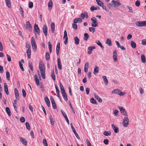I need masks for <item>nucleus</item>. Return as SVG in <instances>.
Here are the masks:
<instances>
[{"instance_id":"obj_10","label":"nucleus","mask_w":146,"mask_h":146,"mask_svg":"<svg viewBox=\"0 0 146 146\" xmlns=\"http://www.w3.org/2000/svg\"><path fill=\"white\" fill-rule=\"evenodd\" d=\"M19 139L20 140V141L25 146L27 145V142L25 139L21 137H19Z\"/></svg>"},{"instance_id":"obj_41","label":"nucleus","mask_w":146,"mask_h":146,"mask_svg":"<svg viewBox=\"0 0 146 146\" xmlns=\"http://www.w3.org/2000/svg\"><path fill=\"white\" fill-rule=\"evenodd\" d=\"M25 125L29 131L31 130L30 126L29 123L28 122H27L25 123Z\"/></svg>"},{"instance_id":"obj_24","label":"nucleus","mask_w":146,"mask_h":146,"mask_svg":"<svg viewBox=\"0 0 146 146\" xmlns=\"http://www.w3.org/2000/svg\"><path fill=\"white\" fill-rule=\"evenodd\" d=\"M141 59L142 62L143 63H145V57L144 55L143 54H141Z\"/></svg>"},{"instance_id":"obj_17","label":"nucleus","mask_w":146,"mask_h":146,"mask_svg":"<svg viewBox=\"0 0 146 146\" xmlns=\"http://www.w3.org/2000/svg\"><path fill=\"white\" fill-rule=\"evenodd\" d=\"M94 95L95 98L97 99L99 102L101 103L102 102V100L100 98L98 95H96L95 93H94Z\"/></svg>"},{"instance_id":"obj_56","label":"nucleus","mask_w":146,"mask_h":146,"mask_svg":"<svg viewBox=\"0 0 146 146\" xmlns=\"http://www.w3.org/2000/svg\"><path fill=\"white\" fill-rule=\"evenodd\" d=\"M97 4L98 5L101 7H102L104 4V3H103L101 2V1L99 2H98Z\"/></svg>"},{"instance_id":"obj_22","label":"nucleus","mask_w":146,"mask_h":146,"mask_svg":"<svg viewBox=\"0 0 146 146\" xmlns=\"http://www.w3.org/2000/svg\"><path fill=\"white\" fill-rule=\"evenodd\" d=\"M74 40L76 44L78 45L79 44L80 39L77 36H76L74 37Z\"/></svg>"},{"instance_id":"obj_13","label":"nucleus","mask_w":146,"mask_h":146,"mask_svg":"<svg viewBox=\"0 0 146 146\" xmlns=\"http://www.w3.org/2000/svg\"><path fill=\"white\" fill-rule=\"evenodd\" d=\"M26 29L30 30L32 29V27L31 25L30 24V22L29 21L27 22L26 23Z\"/></svg>"},{"instance_id":"obj_35","label":"nucleus","mask_w":146,"mask_h":146,"mask_svg":"<svg viewBox=\"0 0 146 146\" xmlns=\"http://www.w3.org/2000/svg\"><path fill=\"white\" fill-rule=\"evenodd\" d=\"M62 94L64 99L67 101L68 100V98L66 92L62 93Z\"/></svg>"},{"instance_id":"obj_5","label":"nucleus","mask_w":146,"mask_h":146,"mask_svg":"<svg viewBox=\"0 0 146 146\" xmlns=\"http://www.w3.org/2000/svg\"><path fill=\"white\" fill-rule=\"evenodd\" d=\"M39 67L40 71L45 70V66L43 62L42 61L39 62Z\"/></svg>"},{"instance_id":"obj_54","label":"nucleus","mask_w":146,"mask_h":146,"mask_svg":"<svg viewBox=\"0 0 146 146\" xmlns=\"http://www.w3.org/2000/svg\"><path fill=\"white\" fill-rule=\"evenodd\" d=\"M135 5L137 7L139 6L140 5V1H137L135 3Z\"/></svg>"},{"instance_id":"obj_40","label":"nucleus","mask_w":146,"mask_h":146,"mask_svg":"<svg viewBox=\"0 0 146 146\" xmlns=\"http://www.w3.org/2000/svg\"><path fill=\"white\" fill-rule=\"evenodd\" d=\"M45 57L46 61H48L49 60L50 55L48 52H47L46 53Z\"/></svg>"},{"instance_id":"obj_60","label":"nucleus","mask_w":146,"mask_h":146,"mask_svg":"<svg viewBox=\"0 0 146 146\" xmlns=\"http://www.w3.org/2000/svg\"><path fill=\"white\" fill-rule=\"evenodd\" d=\"M132 37V35L129 34L128 35V36H127V40H129L131 39Z\"/></svg>"},{"instance_id":"obj_64","label":"nucleus","mask_w":146,"mask_h":146,"mask_svg":"<svg viewBox=\"0 0 146 146\" xmlns=\"http://www.w3.org/2000/svg\"><path fill=\"white\" fill-rule=\"evenodd\" d=\"M142 44L143 45H146V39L143 40Z\"/></svg>"},{"instance_id":"obj_61","label":"nucleus","mask_w":146,"mask_h":146,"mask_svg":"<svg viewBox=\"0 0 146 146\" xmlns=\"http://www.w3.org/2000/svg\"><path fill=\"white\" fill-rule=\"evenodd\" d=\"M20 121L21 122H24L25 121V119L23 117H21L20 118Z\"/></svg>"},{"instance_id":"obj_26","label":"nucleus","mask_w":146,"mask_h":146,"mask_svg":"<svg viewBox=\"0 0 146 146\" xmlns=\"http://www.w3.org/2000/svg\"><path fill=\"white\" fill-rule=\"evenodd\" d=\"M60 90L62 94V93L65 92V91L64 89V88L62 84L60 82Z\"/></svg>"},{"instance_id":"obj_38","label":"nucleus","mask_w":146,"mask_h":146,"mask_svg":"<svg viewBox=\"0 0 146 146\" xmlns=\"http://www.w3.org/2000/svg\"><path fill=\"white\" fill-rule=\"evenodd\" d=\"M51 76L53 80H55L56 79L55 75L54 70H53L52 71Z\"/></svg>"},{"instance_id":"obj_46","label":"nucleus","mask_w":146,"mask_h":146,"mask_svg":"<svg viewBox=\"0 0 146 146\" xmlns=\"http://www.w3.org/2000/svg\"><path fill=\"white\" fill-rule=\"evenodd\" d=\"M61 111L62 113V114L63 116L64 117V118H65L67 117L66 113L62 110H61Z\"/></svg>"},{"instance_id":"obj_34","label":"nucleus","mask_w":146,"mask_h":146,"mask_svg":"<svg viewBox=\"0 0 146 146\" xmlns=\"http://www.w3.org/2000/svg\"><path fill=\"white\" fill-rule=\"evenodd\" d=\"M120 91V90H119L118 89H116L112 91V93H115L118 94H119Z\"/></svg>"},{"instance_id":"obj_23","label":"nucleus","mask_w":146,"mask_h":146,"mask_svg":"<svg viewBox=\"0 0 146 146\" xmlns=\"http://www.w3.org/2000/svg\"><path fill=\"white\" fill-rule=\"evenodd\" d=\"M89 37V35L87 33H85L84 34V40L85 41H87Z\"/></svg>"},{"instance_id":"obj_36","label":"nucleus","mask_w":146,"mask_h":146,"mask_svg":"<svg viewBox=\"0 0 146 146\" xmlns=\"http://www.w3.org/2000/svg\"><path fill=\"white\" fill-rule=\"evenodd\" d=\"M104 135L106 136H110L111 134V132L110 131L108 132V131H104Z\"/></svg>"},{"instance_id":"obj_20","label":"nucleus","mask_w":146,"mask_h":146,"mask_svg":"<svg viewBox=\"0 0 146 146\" xmlns=\"http://www.w3.org/2000/svg\"><path fill=\"white\" fill-rule=\"evenodd\" d=\"M55 26V23H51V30L52 33H54V31Z\"/></svg>"},{"instance_id":"obj_4","label":"nucleus","mask_w":146,"mask_h":146,"mask_svg":"<svg viewBox=\"0 0 146 146\" xmlns=\"http://www.w3.org/2000/svg\"><path fill=\"white\" fill-rule=\"evenodd\" d=\"M119 109H120V111L121 113L124 116H127V112L125 111L124 108L122 106H119Z\"/></svg>"},{"instance_id":"obj_25","label":"nucleus","mask_w":146,"mask_h":146,"mask_svg":"<svg viewBox=\"0 0 146 146\" xmlns=\"http://www.w3.org/2000/svg\"><path fill=\"white\" fill-rule=\"evenodd\" d=\"M33 46V49L34 52H36L37 50V46L36 43H34L31 44Z\"/></svg>"},{"instance_id":"obj_53","label":"nucleus","mask_w":146,"mask_h":146,"mask_svg":"<svg viewBox=\"0 0 146 146\" xmlns=\"http://www.w3.org/2000/svg\"><path fill=\"white\" fill-rule=\"evenodd\" d=\"M73 28L74 29H77V26L76 24L73 23L72 25Z\"/></svg>"},{"instance_id":"obj_16","label":"nucleus","mask_w":146,"mask_h":146,"mask_svg":"<svg viewBox=\"0 0 146 146\" xmlns=\"http://www.w3.org/2000/svg\"><path fill=\"white\" fill-rule=\"evenodd\" d=\"M143 21H137L135 23V25L138 27H143Z\"/></svg>"},{"instance_id":"obj_58","label":"nucleus","mask_w":146,"mask_h":146,"mask_svg":"<svg viewBox=\"0 0 146 146\" xmlns=\"http://www.w3.org/2000/svg\"><path fill=\"white\" fill-rule=\"evenodd\" d=\"M104 142L105 145H107L108 143V140L107 139H105L104 140Z\"/></svg>"},{"instance_id":"obj_55","label":"nucleus","mask_w":146,"mask_h":146,"mask_svg":"<svg viewBox=\"0 0 146 146\" xmlns=\"http://www.w3.org/2000/svg\"><path fill=\"white\" fill-rule=\"evenodd\" d=\"M86 141L88 146H92V145L88 139H87L86 140Z\"/></svg>"},{"instance_id":"obj_48","label":"nucleus","mask_w":146,"mask_h":146,"mask_svg":"<svg viewBox=\"0 0 146 146\" xmlns=\"http://www.w3.org/2000/svg\"><path fill=\"white\" fill-rule=\"evenodd\" d=\"M90 102L92 104H96V101L93 98H92L90 99Z\"/></svg>"},{"instance_id":"obj_19","label":"nucleus","mask_w":146,"mask_h":146,"mask_svg":"<svg viewBox=\"0 0 146 146\" xmlns=\"http://www.w3.org/2000/svg\"><path fill=\"white\" fill-rule=\"evenodd\" d=\"M60 48V44L59 43H58L57 45L56 48V54L57 56L59 55V51Z\"/></svg>"},{"instance_id":"obj_12","label":"nucleus","mask_w":146,"mask_h":146,"mask_svg":"<svg viewBox=\"0 0 146 146\" xmlns=\"http://www.w3.org/2000/svg\"><path fill=\"white\" fill-rule=\"evenodd\" d=\"M95 47L94 46H92L89 47L88 48V53L89 54H91L93 49H95Z\"/></svg>"},{"instance_id":"obj_42","label":"nucleus","mask_w":146,"mask_h":146,"mask_svg":"<svg viewBox=\"0 0 146 146\" xmlns=\"http://www.w3.org/2000/svg\"><path fill=\"white\" fill-rule=\"evenodd\" d=\"M29 67L31 69L32 71L33 70V65L32 62L31 61H29Z\"/></svg>"},{"instance_id":"obj_33","label":"nucleus","mask_w":146,"mask_h":146,"mask_svg":"<svg viewBox=\"0 0 146 146\" xmlns=\"http://www.w3.org/2000/svg\"><path fill=\"white\" fill-rule=\"evenodd\" d=\"M27 55L28 57L29 58H31V50H30L28 49L27 50Z\"/></svg>"},{"instance_id":"obj_43","label":"nucleus","mask_w":146,"mask_h":146,"mask_svg":"<svg viewBox=\"0 0 146 146\" xmlns=\"http://www.w3.org/2000/svg\"><path fill=\"white\" fill-rule=\"evenodd\" d=\"M6 77L8 80H10V73L8 71H7L6 73Z\"/></svg>"},{"instance_id":"obj_9","label":"nucleus","mask_w":146,"mask_h":146,"mask_svg":"<svg viewBox=\"0 0 146 146\" xmlns=\"http://www.w3.org/2000/svg\"><path fill=\"white\" fill-rule=\"evenodd\" d=\"M34 30L38 34L40 35V29L36 23L34 25Z\"/></svg>"},{"instance_id":"obj_18","label":"nucleus","mask_w":146,"mask_h":146,"mask_svg":"<svg viewBox=\"0 0 146 146\" xmlns=\"http://www.w3.org/2000/svg\"><path fill=\"white\" fill-rule=\"evenodd\" d=\"M34 77L36 82V85L37 86H39L40 84L39 81V79L37 77V75L36 74H35L34 76Z\"/></svg>"},{"instance_id":"obj_15","label":"nucleus","mask_w":146,"mask_h":146,"mask_svg":"<svg viewBox=\"0 0 146 146\" xmlns=\"http://www.w3.org/2000/svg\"><path fill=\"white\" fill-rule=\"evenodd\" d=\"M4 86L5 91L6 94L7 95H8L9 94V92L8 90L7 84L6 83H5L4 84Z\"/></svg>"},{"instance_id":"obj_2","label":"nucleus","mask_w":146,"mask_h":146,"mask_svg":"<svg viewBox=\"0 0 146 146\" xmlns=\"http://www.w3.org/2000/svg\"><path fill=\"white\" fill-rule=\"evenodd\" d=\"M91 20L92 22L91 25L92 27H96L97 26L98 23L96 21V19L95 17L92 18L91 19Z\"/></svg>"},{"instance_id":"obj_31","label":"nucleus","mask_w":146,"mask_h":146,"mask_svg":"<svg viewBox=\"0 0 146 146\" xmlns=\"http://www.w3.org/2000/svg\"><path fill=\"white\" fill-rule=\"evenodd\" d=\"M50 119L51 125L52 126L53 125H54V122L55 121L53 119L52 115H51L50 116Z\"/></svg>"},{"instance_id":"obj_30","label":"nucleus","mask_w":146,"mask_h":146,"mask_svg":"<svg viewBox=\"0 0 146 146\" xmlns=\"http://www.w3.org/2000/svg\"><path fill=\"white\" fill-rule=\"evenodd\" d=\"M6 111L7 112L8 115L9 116H11V111L9 107H7L6 108Z\"/></svg>"},{"instance_id":"obj_29","label":"nucleus","mask_w":146,"mask_h":146,"mask_svg":"<svg viewBox=\"0 0 146 146\" xmlns=\"http://www.w3.org/2000/svg\"><path fill=\"white\" fill-rule=\"evenodd\" d=\"M131 45L132 48H135L136 47V44L133 41H131Z\"/></svg>"},{"instance_id":"obj_28","label":"nucleus","mask_w":146,"mask_h":146,"mask_svg":"<svg viewBox=\"0 0 146 146\" xmlns=\"http://www.w3.org/2000/svg\"><path fill=\"white\" fill-rule=\"evenodd\" d=\"M99 67L98 66H96L95 68L94 69L93 73L94 74H96V73H98L99 72Z\"/></svg>"},{"instance_id":"obj_32","label":"nucleus","mask_w":146,"mask_h":146,"mask_svg":"<svg viewBox=\"0 0 146 146\" xmlns=\"http://www.w3.org/2000/svg\"><path fill=\"white\" fill-rule=\"evenodd\" d=\"M102 78L104 81L106 85H107L108 84V81L106 77V76H104L102 77Z\"/></svg>"},{"instance_id":"obj_7","label":"nucleus","mask_w":146,"mask_h":146,"mask_svg":"<svg viewBox=\"0 0 146 146\" xmlns=\"http://www.w3.org/2000/svg\"><path fill=\"white\" fill-rule=\"evenodd\" d=\"M111 127L115 133H117L119 132V129L116 125L112 124L111 125Z\"/></svg>"},{"instance_id":"obj_47","label":"nucleus","mask_w":146,"mask_h":146,"mask_svg":"<svg viewBox=\"0 0 146 146\" xmlns=\"http://www.w3.org/2000/svg\"><path fill=\"white\" fill-rule=\"evenodd\" d=\"M7 6L9 8H10L11 7V5L10 1L6 2Z\"/></svg>"},{"instance_id":"obj_21","label":"nucleus","mask_w":146,"mask_h":146,"mask_svg":"<svg viewBox=\"0 0 146 146\" xmlns=\"http://www.w3.org/2000/svg\"><path fill=\"white\" fill-rule=\"evenodd\" d=\"M52 5V2L51 1H50L48 3V6L50 10L51 9Z\"/></svg>"},{"instance_id":"obj_59","label":"nucleus","mask_w":146,"mask_h":146,"mask_svg":"<svg viewBox=\"0 0 146 146\" xmlns=\"http://www.w3.org/2000/svg\"><path fill=\"white\" fill-rule=\"evenodd\" d=\"M55 87L56 88V92L57 93H60V91L58 89V88L57 86L56 85H55Z\"/></svg>"},{"instance_id":"obj_49","label":"nucleus","mask_w":146,"mask_h":146,"mask_svg":"<svg viewBox=\"0 0 146 146\" xmlns=\"http://www.w3.org/2000/svg\"><path fill=\"white\" fill-rule=\"evenodd\" d=\"M23 93V96L24 98H25L26 96V92L24 89H23L22 90Z\"/></svg>"},{"instance_id":"obj_8","label":"nucleus","mask_w":146,"mask_h":146,"mask_svg":"<svg viewBox=\"0 0 146 146\" xmlns=\"http://www.w3.org/2000/svg\"><path fill=\"white\" fill-rule=\"evenodd\" d=\"M113 59L114 62H116L117 60V51L116 50L114 51L113 52Z\"/></svg>"},{"instance_id":"obj_57","label":"nucleus","mask_w":146,"mask_h":146,"mask_svg":"<svg viewBox=\"0 0 146 146\" xmlns=\"http://www.w3.org/2000/svg\"><path fill=\"white\" fill-rule=\"evenodd\" d=\"M67 37V32L65 30L64 33V36L63 37V38L64 39L65 38Z\"/></svg>"},{"instance_id":"obj_62","label":"nucleus","mask_w":146,"mask_h":146,"mask_svg":"<svg viewBox=\"0 0 146 146\" xmlns=\"http://www.w3.org/2000/svg\"><path fill=\"white\" fill-rule=\"evenodd\" d=\"M29 109L30 110L33 112V108L32 107V106L31 105V104H29Z\"/></svg>"},{"instance_id":"obj_1","label":"nucleus","mask_w":146,"mask_h":146,"mask_svg":"<svg viewBox=\"0 0 146 146\" xmlns=\"http://www.w3.org/2000/svg\"><path fill=\"white\" fill-rule=\"evenodd\" d=\"M129 119L127 117H124L123 119V125L124 127H127L129 124Z\"/></svg>"},{"instance_id":"obj_52","label":"nucleus","mask_w":146,"mask_h":146,"mask_svg":"<svg viewBox=\"0 0 146 146\" xmlns=\"http://www.w3.org/2000/svg\"><path fill=\"white\" fill-rule=\"evenodd\" d=\"M29 7L31 8L33 7V3L32 2H30L29 3Z\"/></svg>"},{"instance_id":"obj_51","label":"nucleus","mask_w":146,"mask_h":146,"mask_svg":"<svg viewBox=\"0 0 146 146\" xmlns=\"http://www.w3.org/2000/svg\"><path fill=\"white\" fill-rule=\"evenodd\" d=\"M43 143L44 145V146H48V144L47 143L46 140V139H44L43 140Z\"/></svg>"},{"instance_id":"obj_27","label":"nucleus","mask_w":146,"mask_h":146,"mask_svg":"<svg viewBox=\"0 0 146 146\" xmlns=\"http://www.w3.org/2000/svg\"><path fill=\"white\" fill-rule=\"evenodd\" d=\"M106 43L109 46H111V42L110 39V38H107L106 41Z\"/></svg>"},{"instance_id":"obj_3","label":"nucleus","mask_w":146,"mask_h":146,"mask_svg":"<svg viewBox=\"0 0 146 146\" xmlns=\"http://www.w3.org/2000/svg\"><path fill=\"white\" fill-rule=\"evenodd\" d=\"M111 5L114 8H116L118 7L120 5H121V3L120 2L113 0L111 1Z\"/></svg>"},{"instance_id":"obj_63","label":"nucleus","mask_w":146,"mask_h":146,"mask_svg":"<svg viewBox=\"0 0 146 146\" xmlns=\"http://www.w3.org/2000/svg\"><path fill=\"white\" fill-rule=\"evenodd\" d=\"M85 14L84 13H82L80 16V17L82 19H83L85 18Z\"/></svg>"},{"instance_id":"obj_14","label":"nucleus","mask_w":146,"mask_h":146,"mask_svg":"<svg viewBox=\"0 0 146 146\" xmlns=\"http://www.w3.org/2000/svg\"><path fill=\"white\" fill-rule=\"evenodd\" d=\"M57 64L58 68L60 70H61L62 69V66L60 60L59 58L57 59Z\"/></svg>"},{"instance_id":"obj_39","label":"nucleus","mask_w":146,"mask_h":146,"mask_svg":"<svg viewBox=\"0 0 146 146\" xmlns=\"http://www.w3.org/2000/svg\"><path fill=\"white\" fill-rule=\"evenodd\" d=\"M42 76L43 79L45 78V70L40 71Z\"/></svg>"},{"instance_id":"obj_11","label":"nucleus","mask_w":146,"mask_h":146,"mask_svg":"<svg viewBox=\"0 0 146 146\" xmlns=\"http://www.w3.org/2000/svg\"><path fill=\"white\" fill-rule=\"evenodd\" d=\"M15 93L16 98L17 100H19V94L18 90L16 88L15 89Z\"/></svg>"},{"instance_id":"obj_50","label":"nucleus","mask_w":146,"mask_h":146,"mask_svg":"<svg viewBox=\"0 0 146 146\" xmlns=\"http://www.w3.org/2000/svg\"><path fill=\"white\" fill-rule=\"evenodd\" d=\"M46 104L50 102V101L47 97H46L44 98Z\"/></svg>"},{"instance_id":"obj_44","label":"nucleus","mask_w":146,"mask_h":146,"mask_svg":"<svg viewBox=\"0 0 146 146\" xmlns=\"http://www.w3.org/2000/svg\"><path fill=\"white\" fill-rule=\"evenodd\" d=\"M89 31L90 32H93L92 33H93L95 31V28L93 27H90L89 28Z\"/></svg>"},{"instance_id":"obj_6","label":"nucleus","mask_w":146,"mask_h":146,"mask_svg":"<svg viewBox=\"0 0 146 146\" xmlns=\"http://www.w3.org/2000/svg\"><path fill=\"white\" fill-rule=\"evenodd\" d=\"M47 26L46 25H44L42 27V31L45 36L47 35Z\"/></svg>"},{"instance_id":"obj_45","label":"nucleus","mask_w":146,"mask_h":146,"mask_svg":"<svg viewBox=\"0 0 146 146\" xmlns=\"http://www.w3.org/2000/svg\"><path fill=\"white\" fill-rule=\"evenodd\" d=\"M19 67L20 68H21V69L22 70V71H24V69L23 67V64L21 63L20 61H19Z\"/></svg>"},{"instance_id":"obj_37","label":"nucleus","mask_w":146,"mask_h":146,"mask_svg":"<svg viewBox=\"0 0 146 146\" xmlns=\"http://www.w3.org/2000/svg\"><path fill=\"white\" fill-rule=\"evenodd\" d=\"M98 8H99V7L98 6H97L96 7H94V6H92L90 8V10L91 11H93L94 10H97Z\"/></svg>"}]
</instances>
